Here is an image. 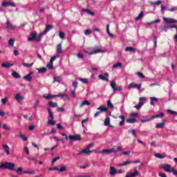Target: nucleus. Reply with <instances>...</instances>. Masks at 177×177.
Listing matches in <instances>:
<instances>
[{"mask_svg":"<svg viewBox=\"0 0 177 177\" xmlns=\"http://www.w3.org/2000/svg\"><path fill=\"white\" fill-rule=\"evenodd\" d=\"M16 165L13 162H5L0 164V169H9L10 171H15L18 175L23 174V168L19 167L17 169L15 168Z\"/></svg>","mask_w":177,"mask_h":177,"instance_id":"f257e3e1","label":"nucleus"},{"mask_svg":"<svg viewBox=\"0 0 177 177\" xmlns=\"http://www.w3.org/2000/svg\"><path fill=\"white\" fill-rule=\"evenodd\" d=\"M28 41L30 42L32 41H37V42H39L41 41V37H37V32H31L30 37H28Z\"/></svg>","mask_w":177,"mask_h":177,"instance_id":"f03ea898","label":"nucleus"},{"mask_svg":"<svg viewBox=\"0 0 177 177\" xmlns=\"http://www.w3.org/2000/svg\"><path fill=\"white\" fill-rule=\"evenodd\" d=\"M116 86H117V83H115V82L114 81L111 82L110 86L112 88L113 92H115L117 91H118L119 92H121L122 91V86L116 87Z\"/></svg>","mask_w":177,"mask_h":177,"instance_id":"7ed1b4c3","label":"nucleus"},{"mask_svg":"<svg viewBox=\"0 0 177 177\" xmlns=\"http://www.w3.org/2000/svg\"><path fill=\"white\" fill-rule=\"evenodd\" d=\"M68 139H69L70 140H73V142L82 140V138H81V135L80 134H77L75 136L71 135L68 137Z\"/></svg>","mask_w":177,"mask_h":177,"instance_id":"20e7f679","label":"nucleus"},{"mask_svg":"<svg viewBox=\"0 0 177 177\" xmlns=\"http://www.w3.org/2000/svg\"><path fill=\"white\" fill-rule=\"evenodd\" d=\"M1 6L3 8H8L9 6H11L12 8H16V5L15 4V3L11 1H3L1 3Z\"/></svg>","mask_w":177,"mask_h":177,"instance_id":"39448f33","label":"nucleus"},{"mask_svg":"<svg viewBox=\"0 0 177 177\" xmlns=\"http://www.w3.org/2000/svg\"><path fill=\"white\" fill-rule=\"evenodd\" d=\"M159 168H161L162 169H165L166 172H172V169H171V165H160L159 166Z\"/></svg>","mask_w":177,"mask_h":177,"instance_id":"423d86ee","label":"nucleus"},{"mask_svg":"<svg viewBox=\"0 0 177 177\" xmlns=\"http://www.w3.org/2000/svg\"><path fill=\"white\" fill-rule=\"evenodd\" d=\"M97 110H100L99 111L96 112L94 115L95 118H96V117H98V115L101 113H103V111H107V108L106 107H103V106H100L97 109Z\"/></svg>","mask_w":177,"mask_h":177,"instance_id":"0eeeda50","label":"nucleus"},{"mask_svg":"<svg viewBox=\"0 0 177 177\" xmlns=\"http://www.w3.org/2000/svg\"><path fill=\"white\" fill-rule=\"evenodd\" d=\"M54 97H61V99H63L64 100H66L68 98V94L67 93H59L57 95H54Z\"/></svg>","mask_w":177,"mask_h":177,"instance_id":"6e6552de","label":"nucleus"},{"mask_svg":"<svg viewBox=\"0 0 177 177\" xmlns=\"http://www.w3.org/2000/svg\"><path fill=\"white\" fill-rule=\"evenodd\" d=\"M2 149L4 150V152L7 156H9L10 154V148L8 145H3Z\"/></svg>","mask_w":177,"mask_h":177,"instance_id":"1a4fd4ad","label":"nucleus"},{"mask_svg":"<svg viewBox=\"0 0 177 177\" xmlns=\"http://www.w3.org/2000/svg\"><path fill=\"white\" fill-rule=\"evenodd\" d=\"M53 28V25H46V29L44 30V32H42L41 33V35H45L46 34H47L48 32V31H50V30Z\"/></svg>","mask_w":177,"mask_h":177,"instance_id":"9d476101","label":"nucleus"},{"mask_svg":"<svg viewBox=\"0 0 177 177\" xmlns=\"http://www.w3.org/2000/svg\"><path fill=\"white\" fill-rule=\"evenodd\" d=\"M142 100H146V97H140V102H139L138 104H137L134 106L135 109H137L138 110H139V109H140V107H142V106H143V104H145V102H142Z\"/></svg>","mask_w":177,"mask_h":177,"instance_id":"9b49d317","label":"nucleus"},{"mask_svg":"<svg viewBox=\"0 0 177 177\" xmlns=\"http://www.w3.org/2000/svg\"><path fill=\"white\" fill-rule=\"evenodd\" d=\"M164 21L166 23H169L170 24H172L174 23H177V20H175L174 18H163Z\"/></svg>","mask_w":177,"mask_h":177,"instance_id":"f8f14e48","label":"nucleus"},{"mask_svg":"<svg viewBox=\"0 0 177 177\" xmlns=\"http://www.w3.org/2000/svg\"><path fill=\"white\" fill-rule=\"evenodd\" d=\"M108 77H109L108 73H105L104 76L102 75H98V78H100V80H102V81H106V82H109V78H107Z\"/></svg>","mask_w":177,"mask_h":177,"instance_id":"ddd939ff","label":"nucleus"},{"mask_svg":"<svg viewBox=\"0 0 177 177\" xmlns=\"http://www.w3.org/2000/svg\"><path fill=\"white\" fill-rule=\"evenodd\" d=\"M115 174H118V171L114 167H110L109 174L111 176H114Z\"/></svg>","mask_w":177,"mask_h":177,"instance_id":"4468645a","label":"nucleus"},{"mask_svg":"<svg viewBox=\"0 0 177 177\" xmlns=\"http://www.w3.org/2000/svg\"><path fill=\"white\" fill-rule=\"evenodd\" d=\"M129 88H137V89H139V91H140V88H142V85L141 84H136L135 83H131L129 85Z\"/></svg>","mask_w":177,"mask_h":177,"instance_id":"2eb2a0df","label":"nucleus"},{"mask_svg":"<svg viewBox=\"0 0 177 177\" xmlns=\"http://www.w3.org/2000/svg\"><path fill=\"white\" fill-rule=\"evenodd\" d=\"M114 151V149H103L102 151H100V153H102V154H111Z\"/></svg>","mask_w":177,"mask_h":177,"instance_id":"dca6fc26","label":"nucleus"},{"mask_svg":"<svg viewBox=\"0 0 177 177\" xmlns=\"http://www.w3.org/2000/svg\"><path fill=\"white\" fill-rule=\"evenodd\" d=\"M103 52H104V50H103L102 49H96V50H94L92 52H88L87 51V53H88V55H96V53H103Z\"/></svg>","mask_w":177,"mask_h":177,"instance_id":"f3484780","label":"nucleus"},{"mask_svg":"<svg viewBox=\"0 0 177 177\" xmlns=\"http://www.w3.org/2000/svg\"><path fill=\"white\" fill-rule=\"evenodd\" d=\"M12 66H13V64H10L8 62H3L1 64V67L4 68H9L12 67Z\"/></svg>","mask_w":177,"mask_h":177,"instance_id":"a211bd4d","label":"nucleus"},{"mask_svg":"<svg viewBox=\"0 0 177 177\" xmlns=\"http://www.w3.org/2000/svg\"><path fill=\"white\" fill-rule=\"evenodd\" d=\"M162 117H164V113L160 112L158 114L153 115L151 118H152V120H154V118H160Z\"/></svg>","mask_w":177,"mask_h":177,"instance_id":"6ab92c4d","label":"nucleus"},{"mask_svg":"<svg viewBox=\"0 0 177 177\" xmlns=\"http://www.w3.org/2000/svg\"><path fill=\"white\" fill-rule=\"evenodd\" d=\"M92 151L87 150L86 148L84 149H82L80 152H79L77 154L78 156H80V154H89V153H91Z\"/></svg>","mask_w":177,"mask_h":177,"instance_id":"aec40b11","label":"nucleus"},{"mask_svg":"<svg viewBox=\"0 0 177 177\" xmlns=\"http://www.w3.org/2000/svg\"><path fill=\"white\" fill-rule=\"evenodd\" d=\"M125 52H133V53H135L136 52V49H135V48L133 47L128 46L126 47Z\"/></svg>","mask_w":177,"mask_h":177,"instance_id":"412c9836","label":"nucleus"},{"mask_svg":"<svg viewBox=\"0 0 177 177\" xmlns=\"http://www.w3.org/2000/svg\"><path fill=\"white\" fill-rule=\"evenodd\" d=\"M15 99L18 102H21V100H23V99H24V96L21 95V94H20V93H18L15 95Z\"/></svg>","mask_w":177,"mask_h":177,"instance_id":"4be33fe9","label":"nucleus"},{"mask_svg":"<svg viewBox=\"0 0 177 177\" xmlns=\"http://www.w3.org/2000/svg\"><path fill=\"white\" fill-rule=\"evenodd\" d=\"M48 104V107H51V108L57 107V102H53L52 101H49Z\"/></svg>","mask_w":177,"mask_h":177,"instance_id":"5701e85b","label":"nucleus"},{"mask_svg":"<svg viewBox=\"0 0 177 177\" xmlns=\"http://www.w3.org/2000/svg\"><path fill=\"white\" fill-rule=\"evenodd\" d=\"M150 99H151L150 100L151 106H154V102H158V98L156 97H151Z\"/></svg>","mask_w":177,"mask_h":177,"instance_id":"b1692460","label":"nucleus"},{"mask_svg":"<svg viewBox=\"0 0 177 177\" xmlns=\"http://www.w3.org/2000/svg\"><path fill=\"white\" fill-rule=\"evenodd\" d=\"M111 150H113V151H112V153H117V151H121V150H122V149L120 147H113V148L111 149Z\"/></svg>","mask_w":177,"mask_h":177,"instance_id":"393cba45","label":"nucleus"},{"mask_svg":"<svg viewBox=\"0 0 177 177\" xmlns=\"http://www.w3.org/2000/svg\"><path fill=\"white\" fill-rule=\"evenodd\" d=\"M138 174H139V171H138V170L136 169L134 170L133 173H131L130 175H127L125 177H135V176H138Z\"/></svg>","mask_w":177,"mask_h":177,"instance_id":"a878e982","label":"nucleus"},{"mask_svg":"<svg viewBox=\"0 0 177 177\" xmlns=\"http://www.w3.org/2000/svg\"><path fill=\"white\" fill-rule=\"evenodd\" d=\"M43 97H44V99H47V100H50V99H53V97H55V95L48 94L47 95H44Z\"/></svg>","mask_w":177,"mask_h":177,"instance_id":"bb28decb","label":"nucleus"},{"mask_svg":"<svg viewBox=\"0 0 177 177\" xmlns=\"http://www.w3.org/2000/svg\"><path fill=\"white\" fill-rule=\"evenodd\" d=\"M122 67V64L121 62H117L112 66V68H121Z\"/></svg>","mask_w":177,"mask_h":177,"instance_id":"cd10ccee","label":"nucleus"},{"mask_svg":"<svg viewBox=\"0 0 177 177\" xmlns=\"http://www.w3.org/2000/svg\"><path fill=\"white\" fill-rule=\"evenodd\" d=\"M90 104L91 103L88 102V100H84L80 104V107L82 108L84 107V106H89Z\"/></svg>","mask_w":177,"mask_h":177,"instance_id":"c85d7f7f","label":"nucleus"},{"mask_svg":"<svg viewBox=\"0 0 177 177\" xmlns=\"http://www.w3.org/2000/svg\"><path fill=\"white\" fill-rule=\"evenodd\" d=\"M6 27L9 30H15V27H13V25H12V24H10V21H7L6 22Z\"/></svg>","mask_w":177,"mask_h":177,"instance_id":"c756f323","label":"nucleus"},{"mask_svg":"<svg viewBox=\"0 0 177 177\" xmlns=\"http://www.w3.org/2000/svg\"><path fill=\"white\" fill-rule=\"evenodd\" d=\"M126 122L128 124H135L136 122V119L135 118H127Z\"/></svg>","mask_w":177,"mask_h":177,"instance_id":"7c9ffc66","label":"nucleus"},{"mask_svg":"<svg viewBox=\"0 0 177 177\" xmlns=\"http://www.w3.org/2000/svg\"><path fill=\"white\" fill-rule=\"evenodd\" d=\"M106 32L108 34V35H109V37H114V35H113V33L110 32V25L107 24L106 25Z\"/></svg>","mask_w":177,"mask_h":177,"instance_id":"2f4dec72","label":"nucleus"},{"mask_svg":"<svg viewBox=\"0 0 177 177\" xmlns=\"http://www.w3.org/2000/svg\"><path fill=\"white\" fill-rule=\"evenodd\" d=\"M48 118L50 120H53V113L52 112V110L50 109H48Z\"/></svg>","mask_w":177,"mask_h":177,"instance_id":"473e14b6","label":"nucleus"},{"mask_svg":"<svg viewBox=\"0 0 177 177\" xmlns=\"http://www.w3.org/2000/svg\"><path fill=\"white\" fill-rule=\"evenodd\" d=\"M159 30H160L161 32L165 31V32H167L168 31V29H167V25L159 26Z\"/></svg>","mask_w":177,"mask_h":177,"instance_id":"72a5a7b5","label":"nucleus"},{"mask_svg":"<svg viewBox=\"0 0 177 177\" xmlns=\"http://www.w3.org/2000/svg\"><path fill=\"white\" fill-rule=\"evenodd\" d=\"M129 164H131V160H127L126 162H124L123 163L118 164V167H124L125 165H128Z\"/></svg>","mask_w":177,"mask_h":177,"instance_id":"f704fd0d","label":"nucleus"},{"mask_svg":"<svg viewBox=\"0 0 177 177\" xmlns=\"http://www.w3.org/2000/svg\"><path fill=\"white\" fill-rule=\"evenodd\" d=\"M24 80L30 82L32 80V77H31L30 75H27L26 76H24Z\"/></svg>","mask_w":177,"mask_h":177,"instance_id":"c9c22d12","label":"nucleus"},{"mask_svg":"<svg viewBox=\"0 0 177 177\" xmlns=\"http://www.w3.org/2000/svg\"><path fill=\"white\" fill-rule=\"evenodd\" d=\"M106 105L108 109H114V105L111 103V100L107 101Z\"/></svg>","mask_w":177,"mask_h":177,"instance_id":"e433bc0d","label":"nucleus"},{"mask_svg":"<svg viewBox=\"0 0 177 177\" xmlns=\"http://www.w3.org/2000/svg\"><path fill=\"white\" fill-rule=\"evenodd\" d=\"M104 124L105 127H109V125H110V118L109 117H106L105 118Z\"/></svg>","mask_w":177,"mask_h":177,"instance_id":"4c0bfd02","label":"nucleus"},{"mask_svg":"<svg viewBox=\"0 0 177 177\" xmlns=\"http://www.w3.org/2000/svg\"><path fill=\"white\" fill-rule=\"evenodd\" d=\"M59 171V172H65L66 171H67V167H66L65 165H62L60 166Z\"/></svg>","mask_w":177,"mask_h":177,"instance_id":"58836bf2","label":"nucleus"},{"mask_svg":"<svg viewBox=\"0 0 177 177\" xmlns=\"http://www.w3.org/2000/svg\"><path fill=\"white\" fill-rule=\"evenodd\" d=\"M22 66H24V67H27L28 68H30V67H32V66H34V63L32 62L30 64H27V63L24 62L22 64Z\"/></svg>","mask_w":177,"mask_h":177,"instance_id":"ea45409f","label":"nucleus"},{"mask_svg":"<svg viewBox=\"0 0 177 177\" xmlns=\"http://www.w3.org/2000/svg\"><path fill=\"white\" fill-rule=\"evenodd\" d=\"M161 21V19H158L156 20L152 21L151 22H149L147 24V26H151V24H154L155 23H160Z\"/></svg>","mask_w":177,"mask_h":177,"instance_id":"a19ab883","label":"nucleus"},{"mask_svg":"<svg viewBox=\"0 0 177 177\" xmlns=\"http://www.w3.org/2000/svg\"><path fill=\"white\" fill-rule=\"evenodd\" d=\"M12 75L14 78H17V79L21 78L20 75H19L18 73L16 71L12 72Z\"/></svg>","mask_w":177,"mask_h":177,"instance_id":"79ce46f5","label":"nucleus"},{"mask_svg":"<svg viewBox=\"0 0 177 177\" xmlns=\"http://www.w3.org/2000/svg\"><path fill=\"white\" fill-rule=\"evenodd\" d=\"M46 67L48 68V70H53V62L50 61Z\"/></svg>","mask_w":177,"mask_h":177,"instance_id":"37998d69","label":"nucleus"},{"mask_svg":"<svg viewBox=\"0 0 177 177\" xmlns=\"http://www.w3.org/2000/svg\"><path fill=\"white\" fill-rule=\"evenodd\" d=\"M167 113H169V114H171V115H177V112L171 109H167Z\"/></svg>","mask_w":177,"mask_h":177,"instance_id":"c03bdc74","label":"nucleus"},{"mask_svg":"<svg viewBox=\"0 0 177 177\" xmlns=\"http://www.w3.org/2000/svg\"><path fill=\"white\" fill-rule=\"evenodd\" d=\"M165 125V123H164V122L157 123L156 127L158 129H161V128H163Z\"/></svg>","mask_w":177,"mask_h":177,"instance_id":"a18cd8bd","label":"nucleus"},{"mask_svg":"<svg viewBox=\"0 0 177 177\" xmlns=\"http://www.w3.org/2000/svg\"><path fill=\"white\" fill-rule=\"evenodd\" d=\"M46 68H39L38 69V73H39V74H43V73H45V72H46Z\"/></svg>","mask_w":177,"mask_h":177,"instance_id":"49530a36","label":"nucleus"},{"mask_svg":"<svg viewBox=\"0 0 177 177\" xmlns=\"http://www.w3.org/2000/svg\"><path fill=\"white\" fill-rule=\"evenodd\" d=\"M57 53H61V52H62V44H59L57 46Z\"/></svg>","mask_w":177,"mask_h":177,"instance_id":"de8ad7c7","label":"nucleus"},{"mask_svg":"<svg viewBox=\"0 0 177 177\" xmlns=\"http://www.w3.org/2000/svg\"><path fill=\"white\" fill-rule=\"evenodd\" d=\"M143 16H145V13L143 12H140L139 15L137 17H136V20L138 21L139 20V19H142Z\"/></svg>","mask_w":177,"mask_h":177,"instance_id":"09e8293b","label":"nucleus"},{"mask_svg":"<svg viewBox=\"0 0 177 177\" xmlns=\"http://www.w3.org/2000/svg\"><path fill=\"white\" fill-rule=\"evenodd\" d=\"M47 124L48 125H55V124H56V122H55V120H53V119L51 120H48Z\"/></svg>","mask_w":177,"mask_h":177,"instance_id":"8fccbe9b","label":"nucleus"},{"mask_svg":"<svg viewBox=\"0 0 177 177\" xmlns=\"http://www.w3.org/2000/svg\"><path fill=\"white\" fill-rule=\"evenodd\" d=\"M24 174H28L30 175H35V171H24Z\"/></svg>","mask_w":177,"mask_h":177,"instance_id":"3c124183","label":"nucleus"},{"mask_svg":"<svg viewBox=\"0 0 177 177\" xmlns=\"http://www.w3.org/2000/svg\"><path fill=\"white\" fill-rule=\"evenodd\" d=\"M59 55H54L53 57H51L50 62L53 63V62H55V60H56V59H57V57H59Z\"/></svg>","mask_w":177,"mask_h":177,"instance_id":"603ef678","label":"nucleus"},{"mask_svg":"<svg viewBox=\"0 0 177 177\" xmlns=\"http://www.w3.org/2000/svg\"><path fill=\"white\" fill-rule=\"evenodd\" d=\"M155 157H156L157 158H165V156H164L163 155H161L160 153H156L155 154Z\"/></svg>","mask_w":177,"mask_h":177,"instance_id":"864d4df0","label":"nucleus"},{"mask_svg":"<svg viewBox=\"0 0 177 177\" xmlns=\"http://www.w3.org/2000/svg\"><path fill=\"white\" fill-rule=\"evenodd\" d=\"M154 48H157V35L153 36Z\"/></svg>","mask_w":177,"mask_h":177,"instance_id":"5fc2aeb1","label":"nucleus"},{"mask_svg":"<svg viewBox=\"0 0 177 177\" xmlns=\"http://www.w3.org/2000/svg\"><path fill=\"white\" fill-rule=\"evenodd\" d=\"M8 44L10 46H13V45H15V40H13V39H10Z\"/></svg>","mask_w":177,"mask_h":177,"instance_id":"6e6d98bb","label":"nucleus"},{"mask_svg":"<svg viewBox=\"0 0 177 177\" xmlns=\"http://www.w3.org/2000/svg\"><path fill=\"white\" fill-rule=\"evenodd\" d=\"M129 133H131L133 136H136V131L135 129L129 130Z\"/></svg>","mask_w":177,"mask_h":177,"instance_id":"4d7b16f0","label":"nucleus"},{"mask_svg":"<svg viewBox=\"0 0 177 177\" xmlns=\"http://www.w3.org/2000/svg\"><path fill=\"white\" fill-rule=\"evenodd\" d=\"M71 95L72 97L75 98L77 97V95L75 94V90L71 91Z\"/></svg>","mask_w":177,"mask_h":177,"instance_id":"13d9d810","label":"nucleus"},{"mask_svg":"<svg viewBox=\"0 0 177 177\" xmlns=\"http://www.w3.org/2000/svg\"><path fill=\"white\" fill-rule=\"evenodd\" d=\"M79 80L81 82H83V84H88V79L80 78Z\"/></svg>","mask_w":177,"mask_h":177,"instance_id":"bf43d9fd","label":"nucleus"},{"mask_svg":"<svg viewBox=\"0 0 177 177\" xmlns=\"http://www.w3.org/2000/svg\"><path fill=\"white\" fill-rule=\"evenodd\" d=\"M91 32H92V30L91 29H86V30H84L85 35H89Z\"/></svg>","mask_w":177,"mask_h":177,"instance_id":"052dcab7","label":"nucleus"},{"mask_svg":"<svg viewBox=\"0 0 177 177\" xmlns=\"http://www.w3.org/2000/svg\"><path fill=\"white\" fill-rule=\"evenodd\" d=\"M137 75H138V77H140V78H146V77L145 76V75H143V73H140V72H138L137 73Z\"/></svg>","mask_w":177,"mask_h":177,"instance_id":"680f3d73","label":"nucleus"},{"mask_svg":"<svg viewBox=\"0 0 177 177\" xmlns=\"http://www.w3.org/2000/svg\"><path fill=\"white\" fill-rule=\"evenodd\" d=\"M60 81H62V79L60 78V77H54L55 82H60Z\"/></svg>","mask_w":177,"mask_h":177,"instance_id":"e2e57ef3","label":"nucleus"},{"mask_svg":"<svg viewBox=\"0 0 177 177\" xmlns=\"http://www.w3.org/2000/svg\"><path fill=\"white\" fill-rule=\"evenodd\" d=\"M59 38H62L63 39V38H64V37H66V35L63 32H59Z\"/></svg>","mask_w":177,"mask_h":177,"instance_id":"0e129e2a","label":"nucleus"},{"mask_svg":"<svg viewBox=\"0 0 177 177\" xmlns=\"http://www.w3.org/2000/svg\"><path fill=\"white\" fill-rule=\"evenodd\" d=\"M73 86L74 87V90L77 89V86H78V82H73Z\"/></svg>","mask_w":177,"mask_h":177,"instance_id":"69168bd1","label":"nucleus"},{"mask_svg":"<svg viewBox=\"0 0 177 177\" xmlns=\"http://www.w3.org/2000/svg\"><path fill=\"white\" fill-rule=\"evenodd\" d=\"M169 12H175L177 10V8L176 7H173L171 8H168Z\"/></svg>","mask_w":177,"mask_h":177,"instance_id":"338daca9","label":"nucleus"},{"mask_svg":"<svg viewBox=\"0 0 177 177\" xmlns=\"http://www.w3.org/2000/svg\"><path fill=\"white\" fill-rule=\"evenodd\" d=\"M19 138H21V139H23L24 140V142L27 141V137H26L24 135L21 134L19 135Z\"/></svg>","mask_w":177,"mask_h":177,"instance_id":"774afa93","label":"nucleus"}]
</instances>
